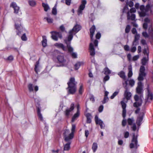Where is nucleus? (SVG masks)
<instances>
[{
	"label": "nucleus",
	"mask_w": 153,
	"mask_h": 153,
	"mask_svg": "<svg viewBox=\"0 0 153 153\" xmlns=\"http://www.w3.org/2000/svg\"><path fill=\"white\" fill-rule=\"evenodd\" d=\"M52 13L54 15H56L57 14V10L56 9V7L54 6L52 10Z\"/></svg>",
	"instance_id": "nucleus-43"
},
{
	"label": "nucleus",
	"mask_w": 153,
	"mask_h": 153,
	"mask_svg": "<svg viewBox=\"0 0 153 153\" xmlns=\"http://www.w3.org/2000/svg\"><path fill=\"white\" fill-rule=\"evenodd\" d=\"M60 29L61 31L62 32L65 31V27L63 25H62L61 26H60Z\"/></svg>",
	"instance_id": "nucleus-55"
},
{
	"label": "nucleus",
	"mask_w": 153,
	"mask_h": 153,
	"mask_svg": "<svg viewBox=\"0 0 153 153\" xmlns=\"http://www.w3.org/2000/svg\"><path fill=\"white\" fill-rule=\"evenodd\" d=\"M118 75L122 78L124 80H126V75L125 72L123 71H121L118 73Z\"/></svg>",
	"instance_id": "nucleus-24"
},
{
	"label": "nucleus",
	"mask_w": 153,
	"mask_h": 153,
	"mask_svg": "<svg viewBox=\"0 0 153 153\" xmlns=\"http://www.w3.org/2000/svg\"><path fill=\"white\" fill-rule=\"evenodd\" d=\"M135 35L134 39L133 42V45H136V44H135V42L138 40L140 38V35L139 34L137 33Z\"/></svg>",
	"instance_id": "nucleus-29"
},
{
	"label": "nucleus",
	"mask_w": 153,
	"mask_h": 153,
	"mask_svg": "<svg viewBox=\"0 0 153 153\" xmlns=\"http://www.w3.org/2000/svg\"><path fill=\"white\" fill-rule=\"evenodd\" d=\"M83 91V85L82 84H81L80 86V87L79 89V93L80 94H82Z\"/></svg>",
	"instance_id": "nucleus-40"
},
{
	"label": "nucleus",
	"mask_w": 153,
	"mask_h": 153,
	"mask_svg": "<svg viewBox=\"0 0 153 153\" xmlns=\"http://www.w3.org/2000/svg\"><path fill=\"white\" fill-rule=\"evenodd\" d=\"M10 7L13 8L14 10V13H18L19 7L15 2H12L10 4Z\"/></svg>",
	"instance_id": "nucleus-18"
},
{
	"label": "nucleus",
	"mask_w": 153,
	"mask_h": 153,
	"mask_svg": "<svg viewBox=\"0 0 153 153\" xmlns=\"http://www.w3.org/2000/svg\"><path fill=\"white\" fill-rule=\"evenodd\" d=\"M129 85L132 87L134 85L135 82L133 79H130L129 81Z\"/></svg>",
	"instance_id": "nucleus-41"
},
{
	"label": "nucleus",
	"mask_w": 153,
	"mask_h": 153,
	"mask_svg": "<svg viewBox=\"0 0 153 153\" xmlns=\"http://www.w3.org/2000/svg\"><path fill=\"white\" fill-rule=\"evenodd\" d=\"M81 27L79 25H76L70 30L69 32V35L67 39L64 40L65 43L67 45L68 51L70 52L73 51V49L70 46L71 41L73 38V35H75L81 29Z\"/></svg>",
	"instance_id": "nucleus-1"
},
{
	"label": "nucleus",
	"mask_w": 153,
	"mask_h": 153,
	"mask_svg": "<svg viewBox=\"0 0 153 153\" xmlns=\"http://www.w3.org/2000/svg\"><path fill=\"white\" fill-rule=\"evenodd\" d=\"M134 120L133 118H128V125H131Z\"/></svg>",
	"instance_id": "nucleus-42"
},
{
	"label": "nucleus",
	"mask_w": 153,
	"mask_h": 153,
	"mask_svg": "<svg viewBox=\"0 0 153 153\" xmlns=\"http://www.w3.org/2000/svg\"><path fill=\"white\" fill-rule=\"evenodd\" d=\"M28 87L29 90L30 92L33 91V86L32 84H29L28 86Z\"/></svg>",
	"instance_id": "nucleus-38"
},
{
	"label": "nucleus",
	"mask_w": 153,
	"mask_h": 153,
	"mask_svg": "<svg viewBox=\"0 0 153 153\" xmlns=\"http://www.w3.org/2000/svg\"><path fill=\"white\" fill-rule=\"evenodd\" d=\"M136 50V48L135 47H132L130 49V51L131 52L134 53V52Z\"/></svg>",
	"instance_id": "nucleus-59"
},
{
	"label": "nucleus",
	"mask_w": 153,
	"mask_h": 153,
	"mask_svg": "<svg viewBox=\"0 0 153 153\" xmlns=\"http://www.w3.org/2000/svg\"><path fill=\"white\" fill-rule=\"evenodd\" d=\"M74 103H72L71 105V107L70 108L66 110L65 112V114L67 117H68L70 114L71 111L74 110Z\"/></svg>",
	"instance_id": "nucleus-20"
},
{
	"label": "nucleus",
	"mask_w": 153,
	"mask_h": 153,
	"mask_svg": "<svg viewBox=\"0 0 153 153\" xmlns=\"http://www.w3.org/2000/svg\"><path fill=\"white\" fill-rule=\"evenodd\" d=\"M74 134L71 133L69 129L65 130L63 133V137L64 141H67L69 140H71L73 138Z\"/></svg>",
	"instance_id": "nucleus-4"
},
{
	"label": "nucleus",
	"mask_w": 153,
	"mask_h": 153,
	"mask_svg": "<svg viewBox=\"0 0 153 153\" xmlns=\"http://www.w3.org/2000/svg\"><path fill=\"white\" fill-rule=\"evenodd\" d=\"M139 55L135 56L133 57L132 60L134 61H136L139 59Z\"/></svg>",
	"instance_id": "nucleus-57"
},
{
	"label": "nucleus",
	"mask_w": 153,
	"mask_h": 153,
	"mask_svg": "<svg viewBox=\"0 0 153 153\" xmlns=\"http://www.w3.org/2000/svg\"><path fill=\"white\" fill-rule=\"evenodd\" d=\"M126 4L128 6V5L130 7H132L133 6L134 4L133 2L132 1H130L126 3Z\"/></svg>",
	"instance_id": "nucleus-45"
},
{
	"label": "nucleus",
	"mask_w": 153,
	"mask_h": 153,
	"mask_svg": "<svg viewBox=\"0 0 153 153\" xmlns=\"http://www.w3.org/2000/svg\"><path fill=\"white\" fill-rule=\"evenodd\" d=\"M39 62L38 61L36 62V64L35 65V67L34 68V70L37 73L38 70H37V68L38 67L39 65Z\"/></svg>",
	"instance_id": "nucleus-46"
},
{
	"label": "nucleus",
	"mask_w": 153,
	"mask_h": 153,
	"mask_svg": "<svg viewBox=\"0 0 153 153\" xmlns=\"http://www.w3.org/2000/svg\"><path fill=\"white\" fill-rule=\"evenodd\" d=\"M128 77L129 78H130L132 75L133 73L132 72V67L131 66H129L128 67Z\"/></svg>",
	"instance_id": "nucleus-28"
},
{
	"label": "nucleus",
	"mask_w": 153,
	"mask_h": 153,
	"mask_svg": "<svg viewBox=\"0 0 153 153\" xmlns=\"http://www.w3.org/2000/svg\"><path fill=\"white\" fill-rule=\"evenodd\" d=\"M86 1L85 0H82V1L81 4L78 10V15H79L80 14H82V11L84 10L85 7V5L86 4Z\"/></svg>",
	"instance_id": "nucleus-12"
},
{
	"label": "nucleus",
	"mask_w": 153,
	"mask_h": 153,
	"mask_svg": "<svg viewBox=\"0 0 153 153\" xmlns=\"http://www.w3.org/2000/svg\"><path fill=\"white\" fill-rule=\"evenodd\" d=\"M149 35L153 38V29L151 28L150 31H149Z\"/></svg>",
	"instance_id": "nucleus-63"
},
{
	"label": "nucleus",
	"mask_w": 153,
	"mask_h": 153,
	"mask_svg": "<svg viewBox=\"0 0 153 153\" xmlns=\"http://www.w3.org/2000/svg\"><path fill=\"white\" fill-rule=\"evenodd\" d=\"M82 63L79 62H77L74 65V67L75 70H77L80 67Z\"/></svg>",
	"instance_id": "nucleus-35"
},
{
	"label": "nucleus",
	"mask_w": 153,
	"mask_h": 153,
	"mask_svg": "<svg viewBox=\"0 0 153 153\" xmlns=\"http://www.w3.org/2000/svg\"><path fill=\"white\" fill-rule=\"evenodd\" d=\"M124 50L126 51H128L129 50V47L127 45H125L124 46Z\"/></svg>",
	"instance_id": "nucleus-64"
},
{
	"label": "nucleus",
	"mask_w": 153,
	"mask_h": 153,
	"mask_svg": "<svg viewBox=\"0 0 153 153\" xmlns=\"http://www.w3.org/2000/svg\"><path fill=\"white\" fill-rule=\"evenodd\" d=\"M42 5L44 8L45 11H47L48 10L50 9L49 7L47 4L42 3Z\"/></svg>",
	"instance_id": "nucleus-32"
},
{
	"label": "nucleus",
	"mask_w": 153,
	"mask_h": 153,
	"mask_svg": "<svg viewBox=\"0 0 153 153\" xmlns=\"http://www.w3.org/2000/svg\"><path fill=\"white\" fill-rule=\"evenodd\" d=\"M148 94V98L151 100H153V94L152 92L150 90L149 86H148L147 88Z\"/></svg>",
	"instance_id": "nucleus-21"
},
{
	"label": "nucleus",
	"mask_w": 153,
	"mask_h": 153,
	"mask_svg": "<svg viewBox=\"0 0 153 153\" xmlns=\"http://www.w3.org/2000/svg\"><path fill=\"white\" fill-rule=\"evenodd\" d=\"M57 59L59 62L62 64V66H65L66 65V60L64 59L62 55H59L57 57Z\"/></svg>",
	"instance_id": "nucleus-15"
},
{
	"label": "nucleus",
	"mask_w": 153,
	"mask_h": 153,
	"mask_svg": "<svg viewBox=\"0 0 153 153\" xmlns=\"http://www.w3.org/2000/svg\"><path fill=\"white\" fill-rule=\"evenodd\" d=\"M104 74L105 75L110 74L111 73V71L107 67H105L104 69Z\"/></svg>",
	"instance_id": "nucleus-31"
},
{
	"label": "nucleus",
	"mask_w": 153,
	"mask_h": 153,
	"mask_svg": "<svg viewBox=\"0 0 153 153\" xmlns=\"http://www.w3.org/2000/svg\"><path fill=\"white\" fill-rule=\"evenodd\" d=\"M131 32L132 33L134 34H137V32L136 29L135 28H133L131 30Z\"/></svg>",
	"instance_id": "nucleus-53"
},
{
	"label": "nucleus",
	"mask_w": 153,
	"mask_h": 153,
	"mask_svg": "<svg viewBox=\"0 0 153 153\" xmlns=\"http://www.w3.org/2000/svg\"><path fill=\"white\" fill-rule=\"evenodd\" d=\"M134 99L136 101L134 103V106L137 107L140 106L142 103V100L141 97H140L137 95H135L134 96Z\"/></svg>",
	"instance_id": "nucleus-8"
},
{
	"label": "nucleus",
	"mask_w": 153,
	"mask_h": 153,
	"mask_svg": "<svg viewBox=\"0 0 153 153\" xmlns=\"http://www.w3.org/2000/svg\"><path fill=\"white\" fill-rule=\"evenodd\" d=\"M128 11V5L126 4V5L125 6L123 9V12L124 13Z\"/></svg>",
	"instance_id": "nucleus-51"
},
{
	"label": "nucleus",
	"mask_w": 153,
	"mask_h": 153,
	"mask_svg": "<svg viewBox=\"0 0 153 153\" xmlns=\"http://www.w3.org/2000/svg\"><path fill=\"white\" fill-rule=\"evenodd\" d=\"M145 68L143 66H141L140 69V73L138 78V80L140 81L138 83V86L136 88V92L138 94L142 95L143 93L142 85L140 82L143 79V77L146 76V74L144 72Z\"/></svg>",
	"instance_id": "nucleus-2"
},
{
	"label": "nucleus",
	"mask_w": 153,
	"mask_h": 153,
	"mask_svg": "<svg viewBox=\"0 0 153 153\" xmlns=\"http://www.w3.org/2000/svg\"><path fill=\"white\" fill-rule=\"evenodd\" d=\"M66 143L64 145V151H68L70 148V144L71 143V140H69L67 141H65Z\"/></svg>",
	"instance_id": "nucleus-17"
},
{
	"label": "nucleus",
	"mask_w": 153,
	"mask_h": 153,
	"mask_svg": "<svg viewBox=\"0 0 153 153\" xmlns=\"http://www.w3.org/2000/svg\"><path fill=\"white\" fill-rule=\"evenodd\" d=\"M89 50L91 55L94 56L95 54V52L93 45L92 43H90V44Z\"/></svg>",
	"instance_id": "nucleus-19"
},
{
	"label": "nucleus",
	"mask_w": 153,
	"mask_h": 153,
	"mask_svg": "<svg viewBox=\"0 0 153 153\" xmlns=\"http://www.w3.org/2000/svg\"><path fill=\"white\" fill-rule=\"evenodd\" d=\"M76 128V126L74 124H73L72 125V127L71 129V133H72L73 134H74V132Z\"/></svg>",
	"instance_id": "nucleus-44"
},
{
	"label": "nucleus",
	"mask_w": 153,
	"mask_h": 153,
	"mask_svg": "<svg viewBox=\"0 0 153 153\" xmlns=\"http://www.w3.org/2000/svg\"><path fill=\"white\" fill-rule=\"evenodd\" d=\"M28 3L32 7L35 6L36 4L35 1L33 0H29L28 1Z\"/></svg>",
	"instance_id": "nucleus-33"
},
{
	"label": "nucleus",
	"mask_w": 153,
	"mask_h": 153,
	"mask_svg": "<svg viewBox=\"0 0 153 153\" xmlns=\"http://www.w3.org/2000/svg\"><path fill=\"white\" fill-rule=\"evenodd\" d=\"M101 37V34L100 32H98L96 35V37L97 39H99Z\"/></svg>",
	"instance_id": "nucleus-62"
},
{
	"label": "nucleus",
	"mask_w": 153,
	"mask_h": 153,
	"mask_svg": "<svg viewBox=\"0 0 153 153\" xmlns=\"http://www.w3.org/2000/svg\"><path fill=\"white\" fill-rule=\"evenodd\" d=\"M129 88L125 89L124 96L125 98H123L124 101L127 102L128 100H130L131 96V93L129 91Z\"/></svg>",
	"instance_id": "nucleus-10"
},
{
	"label": "nucleus",
	"mask_w": 153,
	"mask_h": 153,
	"mask_svg": "<svg viewBox=\"0 0 153 153\" xmlns=\"http://www.w3.org/2000/svg\"><path fill=\"white\" fill-rule=\"evenodd\" d=\"M118 91L115 92L112 94V95L111 97V99H113L116 96H117L118 94Z\"/></svg>",
	"instance_id": "nucleus-49"
},
{
	"label": "nucleus",
	"mask_w": 153,
	"mask_h": 153,
	"mask_svg": "<svg viewBox=\"0 0 153 153\" xmlns=\"http://www.w3.org/2000/svg\"><path fill=\"white\" fill-rule=\"evenodd\" d=\"M136 10L134 8H131L130 11V12L128 11L127 12V19L128 20H131L132 21L135 20V15L133 13L135 12Z\"/></svg>",
	"instance_id": "nucleus-7"
},
{
	"label": "nucleus",
	"mask_w": 153,
	"mask_h": 153,
	"mask_svg": "<svg viewBox=\"0 0 153 153\" xmlns=\"http://www.w3.org/2000/svg\"><path fill=\"white\" fill-rule=\"evenodd\" d=\"M130 30V26L129 25H127V26L126 27L125 30V33H128Z\"/></svg>",
	"instance_id": "nucleus-39"
},
{
	"label": "nucleus",
	"mask_w": 153,
	"mask_h": 153,
	"mask_svg": "<svg viewBox=\"0 0 153 153\" xmlns=\"http://www.w3.org/2000/svg\"><path fill=\"white\" fill-rule=\"evenodd\" d=\"M79 111H77L76 113L74 115L73 117L71 120L72 122H74L76 119L79 116Z\"/></svg>",
	"instance_id": "nucleus-26"
},
{
	"label": "nucleus",
	"mask_w": 153,
	"mask_h": 153,
	"mask_svg": "<svg viewBox=\"0 0 153 153\" xmlns=\"http://www.w3.org/2000/svg\"><path fill=\"white\" fill-rule=\"evenodd\" d=\"M123 86L124 88L125 89L126 88H129V86H128L127 81H125L124 82H123Z\"/></svg>",
	"instance_id": "nucleus-36"
},
{
	"label": "nucleus",
	"mask_w": 153,
	"mask_h": 153,
	"mask_svg": "<svg viewBox=\"0 0 153 153\" xmlns=\"http://www.w3.org/2000/svg\"><path fill=\"white\" fill-rule=\"evenodd\" d=\"M95 121L96 124H98L100 126L101 128H103L105 127V125L103 122L101 120L99 119L98 117L96 115L95 117Z\"/></svg>",
	"instance_id": "nucleus-13"
},
{
	"label": "nucleus",
	"mask_w": 153,
	"mask_h": 153,
	"mask_svg": "<svg viewBox=\"0 0 153 153\" xmlns=\"http://www.w3.org/2000/svg\"><path fill=\"white\" fill-rule=\"evenodd\" d=\"M126 121L125 118H123L122 122V125L123 126H125L126 125Z\"/></svg>",
	"instance_id": "nucleus-54"
},
{
	"label": "nucleus",
	"mask_w": 153,
	"mask_h": 153,
	"mask_svg": "<svg viewBox=\"0 0 153 153\" xmlns=\"http://www.w3.org/2000/svg\"><path fill=\"white\" fill-rule=\"evenodd\" d=\"M129 136V133L128 131H126L124 133V137L125 138H128Z\"/></svg>",
	"instance_id": "nucleus-60"
},
{
	"label": "nucleus",
	"mask_w": 153,
	"mask_h": 153,
	"mask_svg": "<svg viewBox=\"0 0 153 153\" xmlns=\"http://www.w3.org/2000/svg\"><path fill=\"white\" fill-rule=\"evenodd\" d=\"M21 38L24 41H26L27 40V37L25 33H24L23 34Z\"/></svg>",
	"instance_id": "nucleus-47"
},
{
	"label": "nucleus",
	"mask_w": 153,
	"mask_h": 153,
	"mask_svg": "<svg viewBox=\"0 0 153 153\" xmlns=\"http://www.w3.org/2000/svg\"><path fill=\"white\" fill-rule=\"evenodd\" d=\"M95 30V27L94 25L92 26L90 29V37L91 40H93V37Z\"/></svg>",
	"instance_id": "nucleus-22"
},
{
	"label": "nucleus",
	"mask_w": 153,
	"mask_h": 153,
	"mask_svg": "<svg viewBox=\"0 0 153 153\" xmlns=\"http://www.w3.org/2000/svg\"><path fill=\"white\" fill-rule=\"evenodd\" d=\"M97 148L98 146L97 143H94L92 146V149L94 152L96 151Z\"/></svg>",
	"instance_id": "nucleus-30"
},
{
	"label": "nucleus",
	"mask_w": 153,
	"mask_h": 153,
	"mask_svg": "<svg viewBox=\"0 0 153 153\" xmlns=\"http://www.w3.org/2000/svg\"><path fill=\"white\" fill-rule=\"evenodd\" d=\"M150 7L149 4L147 5L146 7H145L143 5H141L140 7V10L141 11L140 13V16H145L150 10Z\"/></svg>",
	"instance_id": "nucleus-6"
},
{
	"label": "nucleus",
	"mask_w": 153,
	"mask_h": 153,
	"mask_svg": "<svg viewBox=\"0 0 153 153\" xmlns=\"http://www.w3.org/2000/svg\"><path fill=\"white\" fill-rule=\"evenodd\" d=\"M122 116L123 118H125L126 115V109H123Z\"/></svg>",
	"instance_id": "nucleus-50"
},
{
	"label": "nucleus",
	"mask_w": 153,
	"mask_h": 153,
	"mask_svg": "<svg viewBox=\"0 0 153 153\" xmlns=\"http://www.w3.org/2000/svg\"><path fill=\"white\" fill-rule=\"evenodd\" d=\"M42 44L43 46L44 47H45L47 45V40L46 37L45 36H42Z\"/></svg>",
	"instance_id": "nucleus-23"
},
{
	"label": "nucleus",
	"mask_w": 153,
	"mask_h": 153,
	"mask_svg": "<svg viewBox=\"0 0 153 153\" xmlns=\"http://www.w3.org/2000/svg\"><path fill=\"white\" fill-rule=\"evenodd\" d=\"M37 115L39 117V118L40 119V120H41V121H43V118L42 114L41 113L38 114H37Z\"/></svg>",
	"instance_id": "nucleus-58"
},
{
	"label": "nucleus",
	"mask_w": 153,
	"mask_h": 153,
	"mask_svg": "<svg viewBox=\"0 0 153 153\" xmlns=\"http://www.w3.org/2000/svg\"><path fill=\"white\" fill-rule=\"evenodd\" d=\"M55 45L57 48H62L63 50H65V48L62 44L56 43L55 44Z\"/></svg>",
	"instance_id": "nucleus-25"
},
{
	"label": "nucleus",
	"mask_w": 153,
	"mask_h": 153,
	"mask_svg": "<svg viewBox=\"0 0 153 153\" xmlns=\"http://www.w3.org/2000/svg\"><path fill=\"white\" fill-rule=\"evenodd\" d=\"M143 53L144 54H146L147 57H149V53L147 52L146 49H144L143 51Z\"/></svg>",
	"instance_id": "nucleus-56"
},
{
	"label": "nucleus",
	"mask_w": 153,
	"mask_h": 153,
	"mask_svg": "<svg viewBox=\"0 0 153 153\" xmlns=\"http://www.w3.org/2000/svg\"><path fill=\"white\" fill-rule=\"evenodd\" d=\"M144 115V113L142 112L140 113L139 116H138L137 120V123L138 126H140L141 125V123L142 121L143 117Z\"/></svg>",
	"instance_id": "nucleus-16"
},
{
	"label": "nucleus",
	"mask_w": 153,
	"mask_h": 153,
	"mask_svg": "<svg viewBox=\"0 0 153 153\" xmlns=\"http://www.w3.org/2000/svg\"><path fill=\"white\" fill-rule=\"evenodd\" d=\"M108 100V97H104L103 100L102 101L103 104H105L107 102Z\"/></svg>",
	"instance_id": "nucleus-48"
},
{
	"label": "nucleus",
	"mask_w": 153,
	"mask_h": 153,
	"mask_svg": "<svg viewBox=\"0 0 153 153\" xmlns=\"http://www.w3.org/2000/svg\"><path fill=\"white\" fill-rule=\"evenodd\" d=\"M51 33L52 34V35L51 36L52 39L55 41L57 40L58 37L61 39L62 37V33L61 32H51Z\"/></svg>",
	"instance_id": "nucleus-11"
},
{
	"label": "nucleus",
	"mask_w": 153,
	"mask_h": 153,
	"mask_svg": "<svg viewBox=\"0 0 153 153\" xmlns=\"http://www.w3.org/2000/svg\"><path fill=\"white\" fill-rule=\"evenodd\" d=\"M110 78L109 76L108 75H106L104 78V81L105 82L108 80Z\"/></svg>",
	"instance_id": "nucleus-61"
},
{
	"label": "nucleus",
	"mask_w": 153,
	"mask_h": 153,
	"mask_svg": "<svg viewBox=\"0 0 153 153\" xmlns=\"http://www.w3.org/2000/svg\"><path fill=\"white\" fill-rule=\"evenodd\" d=\"M77 84V82L75 81L74 78H70L69 81L67 83L68 94H74L75 93L76 91Z\"/></svg>",
	"instance_id": "nucleus-3"
},
{
	"label": "nucleus",
	"mask_w": 153,
	"mask_h": 153,
	"mask_svg": "<svg viewBox=\"0 0 153 153\" xmlns=\"http://www.w3.org/2000/svg\"><path fill=\"white\" fill-rule=\"evenodd\" d=\"M152 22L148 18H146L144 19V23L143 25V28L146 29L148 26H151Z\"/></svg>",
	"instance_id": "nucleus-14"
},
{
	"label": "nucleus",
	"mask_w": 153,
	"mask_h": 153,
	"mask_svg": "<svg viewBox=\"0 0 153 153\" xmlns=\"http://www.w3.org/2000/svg\"><path fill=\"white\" fill-rule=\"evenodd\" d=\"M137 137V134L135 135L134 133L133 134L131 142L130 145V147L131 149L135 148L136 149L139 146L138 144Z\"/></svg>",
	"instance_id": "nucleus-5"
},
{
	"label": "nucleus",
	"mask_w": 153,
	"mask_h": 153,
	"mask_svg": "<svg viewBox=\"0 0 153 153\" xmlns=\"http://www.w3.org/2000/svg\"><path fill=\"white\" fill-rule=\"evenodd\" d=\"M149 57H144L142 59V64L143 65H145L147 63Z\"/></svg>",
	"instance_id": "nucleus-27"
},
{
	"label": "nucleus",
	"mask_w": 153,
	"mask_h": 153,
	"mask_svg": "<svg viewBox=\"0 0 153 153\" xmlns=\"http://www.w3.org/2000/svg\"><path fill=\"white\" fill-rule=\"evenodd\" d=\"M143 36L145 38L148 37L149 36V35L146 32H143L142 33Z\"/></svg>",
	"instance_id": "nucleus-52"
},
{
	"label": "nucleus",
	"mask_w": 153,
	"mask_h": 153,
	"mask_svg": "<svg viewBox=\"0 0 153 153\" xmlns=\"http://www.w3.org/2000/svg\"><path fill=\"white\" fill-rule=\"evenodd\" d=\"M15 28L17 30L16 31L17 34L20 35L21 33V30H22V27L21 25L20 20L16 21L15 23Z\"/></svg>",
	"instance_id": "nucleus-9"
},
{
	"label": "nucleus",
	"mask_w": 153,
	"mask_h": 153,
	"mask_svg": "<svg viewBox=\"0 0 153 153\" xmlns=\"http://www.w3.org/2000/svg\"><path fill=\"white\" fill-rule=\"evenodd\" d=\"M46 19V20L47 22L49 23H51L53 22V19L49 17H46L44 18V19Z\"/></svg>",
	"instance_id": "nucleus-34"
},
{
	"label": "nucleus",
	"mask_w": 153,
	"mask_h": 153,
	"mask_svg": "<svg viewBox=\"0 0 153 153\" xmlns=\"http://www.w3.org/2000/svg\"><path fill=\"white\" fill-rule=\"evenodd\" d=\"M126 102L124 100L123 101H121V104L122 105V108L123 109H126V104L125 103Z\"/></svg>",
	"instance_id": "nucleus-37"
}]
</instances>
